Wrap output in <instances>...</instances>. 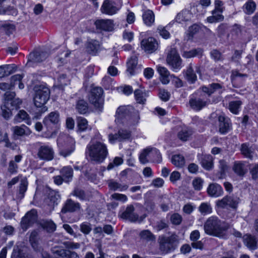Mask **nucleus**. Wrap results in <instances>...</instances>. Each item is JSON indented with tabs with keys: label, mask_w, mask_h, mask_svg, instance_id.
Returning <instances> with one entry per match:
<instances>
[{
	"label": "nucleus",
	"mask_w": 258,
	"mask_h": 258,
	"mask_svg": "<svg viewBox=\"0 0 258 258\" xmlns=\"http://www.w3.org/2000/svg\"><path fill=\"white\" fill-rule=\"evenodd\" d=\"M171 162L177 167H182L185 164V159L183 156L177 154L172 156Z\"/></svg>",
	"instance_id": "nucleus-47"
},
{
	"label": "nucleus",
	"mask_w": 258,
	"mask_h": 258,
	"mask_svg": "<svg viewBox=\"0 0 258 258\" xmlns=\"http://www.w3.org/2000/svg\"><path fill=\"white\" fill-rule=\"evenodd\" d=\"M166 61L174 70H180L182 67V59L175 48H170L167 54Z\"/></svg>",
	"instance_id": "nucleus-7"
},
{
	"label": "nucleus",
	"mask_w": 258,
	"mask_h": 258,
	"mask_svg": "<svg viewBox=\"0 0 258 258\" xmlns=\"http://www.w3.org/2000/svg\"><path fill=\"white\" fill-rule=\"evenodd\" d=\"M199 160L203 168L209 170L213 167V158L210 155H199Z\"/></svg>",
	"instance_id": "nucleus-24"
},
{
	"label": "nucleus",
	"mask_w": 258,
	"mask_h": 258,
	"mask_svg": "<svg viewBox=\"0 0 258 258\" xmlns=\"http://www.w3.org/2000/svg\"><path fill=\"white\" fill-rule=\"evenodd\" d=\"M1 28L5 32V33L10 35L13 33L15 30V26L9 22H5L0 25Z\"/></svg>",
	"instance_id": "nucleus-51"
},
{
	"label": "nucleus",
	"mask_w": 258,
	"mask_h": 258,
	"mask_svg": "<svg viewBox=\"0 0 258 258\" xmlns=\"http://www.w3.org/2000/svg\"><path fill=\"white\" fill-rule=\"evenodd\" d=\"M203 49L200 48L193 49L189 51H184L182 56L186 58H189L197 56H202Z\"/></svg>",
	"instance_id": "nucleus-45"
},
{
	"label": "nucleus",
	"mask_w": 258,
	"mask_h": 258,
	"mask_svg": "<svg viewBox=\"0 0 258 258\" xmlns=\"http://www.w3.org/2000/svg\"><path fill=\"white\" fill-rule=\"evenodd\" d=\"M239 198L233 196H227L222 199L216 202V205L219 208H225L228 206L236 209L239 203Z\"/></svg>",
	"instance_id": "nucleus-10"
},
{
	"label": "nucleus",
	"mask_w": 258,
	"mask_h": 258,
	"mask_svg": "<svg viewBox=\"0 0 258 258\" xmlns=\"http://www.w3.org/2000/svg\"><path fill=\"white\" fill-rule=\"evenodd\" d=\"M2 116L6 119H8L12 116L11 109L10 107L9 102L2 106Z\"/></svg>",
	"instance_id": "nucleus-53"
},
{
	"label": "nucleus",
	"mask_w": 258,
	"mask_h": 258,
	"mask_svg": "<svg viewBox=\"0 0 258 258\" xmlns=\"http://www.w3.org/2000/svg\"><path fill=\"white\" fill-rule=\"evenodd\" d=\"M12 131L14 134L18 136H28L32 133L30 128L25 124L15 126L12 128Z\"/></svg>",
	"instance_id": "nucleus-32"
},
{
	"label": "nucleus",
	"mask_w": 258,
	"mask_h": 258,
	"mask_svg": "<svg viewBox=\"0 0 258 258\" xmlns=\"http://www.w3.org/2000/svg\"><path fill=\"white\" fill-rule=\"evenodd\" d=\"M141 47L148 53H152L157 50L158 44L157 41L153 37L143 39L141 43Z\"/></svg>",
	"instance_id": "nucleus-14"
},
{
	"label": "nucleus",
	"mask_w": 258,
	"mask_h": 258,
	"mask_svg": "<svg viewBox=\"0 0 258 258\" xmlns=\"http://www.w3.org/2000/svg\"><path fill=\"white\" fill-rule=\"evenodd\" d=\"M76 109L81 114H85L88 111V105L84 100H79L76 104Z\"/></svg>",
	"instance_id": "nucleus-48"
},
{
	"label": "nucleus",
	"mask_w": 258,
	"mask_h": 258,
	"mask_svg": "<svg viewBox=\"0 0 258 258\" xmlns=\"http://www.w3.org/2000/svg\"><path fill=\"white\" fill-rule=\"evenodd\" d=\"M81 208L80 204L75 202L71 199H68L66 202L63 207L61 209V213L65 214L67 212H74L79 210Z\"/></svg>",
	"instance_id": "nucleus-17"
},
{
	"label": "nucleus",
	"mask_w": 258,
	"mask_h": 258,
	"mask_svg": "<svg viewBox=\"0 0 258 258\" xmlns=\"http://www.w3.org/2000/svg\"><path fill=\"white\" fill-rule=\"evenodd\" d=\"M94 24L97 29L108 32L113 31L114 27L113 21L110 19L97 20Z\"/></svg>",
	"instance_id": "nucleus-12"
},
{
	"label": "nucleus",
	"mask_w": 258,
	"mask_h": 258,
	"mask_svg": "<svg viewBox=\"0 0 258 258\" xmlns=\"http://www.w3.org/2000/svg\"><path fill=\"white\" fill-rule=\"evenodd\" d=\"M37 155L41 160L51 161L54 158V152L51 146L43 145L38 149Z\"/></svg>",
	"instance_id": "nucleus-9"
},
{
	"label": "nucleus",
	"mask_w": 258,
	"mask_h": 258,
	"mask_svg": "<svg viewBox=\"0 0 258 258\" xmlns=\"http://www.w3.org/2000/svg\"><path fill=\"white\" fill-rule=\"evenodd\" d=\"M103 90L100 87H95L91 89L88 99L94 106L99 109H102L103 105L102 98Z\"/></svg>",
	"instance_id": "nucleus-6"
},
{
	"label": "nucleus",
	"mask_w": 258,
	"mask_h": 258,
	"mask_svg": "<svg viewBox=\"0 0 258 258\" xmlns=\"http://www.w3.org/2000/svg\"><path fill=\"white\" fill-rule=\"evenodd\" d=\"M191 18V13L189 11L183 10L177 14L175 20L178 23H182L189 21Z\"/></svg>",
	"instance_id": "nucleus-35"
},
{
	"label": "nucleus",
	"mask_w": 258,
	"mask_h": 258,
	"mask_svg": "<svg viewBox=\"0 0 258 258\" xmlns=\"http://www.w3.org/2000/svg\"><path fill=\"white\" fill-rule=\"evenodd\" d=\"M138 64V58L136 56H133L131 57L130 59L127 62V72H128L131 76L135 74V69L137 68Z\"/></svg>",
	"instance_id": "nucleus-41"
},
{
	"label": "nucleus",
	"mask_w": 258,
	"mask_h": 258,
	"mask_svg": "<svg viewBox=\"0 0 258 258\" xmlns=\"http://www.w3.org/2000/svg\"><path fill=\"white\" fill-rule=\"evenodd\" d=\"M16 71L14 64H6L0 66V78L10 75Z\"/></svg>",
	"instance_id": "nucleus-37"
},
{
	"label": "nucleus",
	"mask_w": 258,
	"mask_h": 258,
	"mask_svg": "<svg viewBox=\"0 0 258 258\" xmlns=\"http://www.w3.org/2000/svg\"><path fill=\"white\" fill-rule=\"evenodd\" d=\"M60 200V196L58 192L54 190H50L48 194L47 198L46 199V202L48 205L53 208L55 205H57Z\"/></svg>",
	"instance_id": "nucleus-30"
},
{
	"label": "nucleus",
	"mask_w": 258,
	"mask_h": 258,
	"mask_svg": "<svg viewBox=\"0 0 258 258\" xmlns=\"http://www.w3.org/2000/svg\"><path fill=\"white\" fill-rule=\"evenodd\" d=\"M42 226L48 232H52L56 229V225L51 220H46L42 223Z\"/></svg>",
	"instance_id": "nucleus-55"
},
{
	"label": "nucleus",
	"mask_w": 258,
	"mask_h": 258,
	"mask_svg": "<svg viewBox=\"0 0 258 258\" xmlns=\"http://www.w3.org/2000/svg\"><path fill=\"white\" fill-rule=\"evenodd\" d=\"M133 110H134V108L131 106H120L116 110V115L118 118L120 119L124 117H130Z\"/></svg>",
	"instance_id": "nucleus-31"
},
{
	"label": "nucleus",
	"mask_w": 258,
	"mask_h": 258,
	"mask_svg": "<svg viewBox=\"0 0 258 258\" xmlns=\"http://www.w3.org/2000/svg\"><path fill=\"white\" fill-rule=\"evenodd\" d=\"M229 228V225L222 221L217 216L209 217L204 225L205 232L210 235L222 237Z\"/></svg>",
	"instance_id": "nucleus-2"
},
{
	"label": "nucleus",
	"mask_w": 258,
	"mask_h": 258,
	"mask_svg": "<svg viewBox=\"0 0 258 258\" xmlns=\"http://www.w3.org/2000/svg\"><path fill=\"white\" fill-rule=\"evenodd\" d=\"M241 104L242 102L240 100L231 101L229 103V109L232 113L237 114L239 111Z\"/></svg>",
	"instance_id": "nucleus-49"
},
{
	"label": "nucleus",
	"mask_w": 258,
	"mask_h": 258,
	"mask_svg": "<svg viewBox=\"0 0 258 258\" xmlns=\"http://www.w3.org/2000/svg\"><path fill=\"white\" fill-rule=\"evenodd\" d=\"M186 80L190 84H194L197 80V76L194 72L191 63L187 68L185 72Z\"/></svg>",
	"instance_id": "nucleus-38"
},
{
	"label": "nucleus",
	"mask_w": 258,
	"mask_h": 258,
	"mask_svg": "<svg viewBox=\"0 0 258 258\" xmlns=\"http://www.w3.org/2000/svg\"><path fill=\"white\" fill-rule=\"evenodd\" d=\"M219 164L220 171L217 176L219 179H223L225 176V172L228 169V166L224 160H220Z\"/></svg>",
	"instance_id": "nucleus-52"
},
{
	"label": "nucleus",
	"mask_w": 258,
	"mask_h": 258,
	"mask_svg": "<svg viewBox=\"0 0 258 258\" xmlns=\"http://www.w3.org/2000/svg\"><path fill=\"white\" fill-rule=\"evenodd\" d=\"M241 154L245 158L251 160L253 158L254 149L248 143H243L240 148Z\"/></svg>",
	"instance_id": "nucleus-26"
},
{
	"label": "nucleus",
	"mask_w": 258,
	"mask_h": 258,
	"mask_svg": "<svg viewBox=\"0 0 258 258\" xmlns=\"http://www.w3.org/2000/svg\"><path fill=\"white\" fill-rule=\"evenodd\" d=\"M22 159V156L21 155H17L15 156L14 160H10L8 167V172L11 174L17 173L18 169L17 163L20 162Z\"/></svg>",
	"instance_id": "nucleus-25"
},
{
	"label": "nucleus",
	"mask_w": 258,
	"mask_h": 258,
	"mask_svg": "<svg viewBox=\"0 0 258 258\" xmlns=\"http://www.w3.org/2000/svg\"><path fill=\"white\" fill-rule=\"evenodd\" d=\"M59 122V114L57 111L50 112L43 120L44 124L48 131L55 129Z\"/></svg>",
	"instance_id": "nucleus-8"
},
{
	"label": "nucleus",
	"mask_w": 258,
	"mask_h": 258,
	"mask_svg": "<svg viewBox=\"0 0 258 258\" xmlns=\"http://www.w3.org/2000/svg\"><path fill=\"white\" fill-rule=\"evenodd\" d=\"M57 144L58 154L64 158L70 156L75 150V141L68 135L60 134L57 138Z\"/></svg>",
	"instance_id": "nucleus-4"
},
{
	"label": "nucleus",
	"mask_w": 258,
	"mask_h": 258,
	"mask_svg": "<svg viewBox=\"0 0 258 258\" xmlns=\"http://www.w3.org/2000/svg\"><path fill=\"white\" fill-rule=\"evenodd\" d=\"M191 132L187 128L182 129L178 134V138L183 141H186L191 135Z\"/></svg>",
	"instance_id": "nucleus-56"
},
{
	"label": "nucleus",
	"mask_w": 258,
	"mask_h": 258,
	"mask_svg": "<svg viewBox=\"0 0 258 258\" xmlns=\"http://www.w3.org/2000/svg\"><path fill=\"white\" fill-rule=\"evenodd\" d=\"M200 29V26L196 24L189 27L188 30L189 37L192 38L194 35L199 31Z\"/></svg>",
	"instance_id": "nucleus-63"
},
{
	"label": "nucleus",
	"mask_w": 258,
	"mask_h": 258,
	"mask_svg": "<svg viewBox=\"0 0 258 258\" xmlns=\"http://www.w3.org/2000/svg\"><path fill=\"white\" fill-rule=\"evenodd\" d=\"M108 186L110 190L119 191H123L127 189L128 185L126 184H121L114 179L108 180Z\"/></svg>",
	"instance_id": "nucleus-28"
},
{
	"label": "nucleus",
	"mask_w": 258,
	"mask_h": 258,
	"mask_svg": "<svg viewBox=\"0 0 258 258\" xmlns=\"http://www.w3.org/2000/svg\"><path fill=\"white\" fill-rule=\"evenodd\" d=\"M28 186V181L26 178H24L21 180L20 184L19 186L18 192L17 197L19 199H22L24 198L25 193L27 190Z\"/></svg>",
	"instance_id": "nucleus-43"
},
{
	"label": "nucleus",
	"mask_w": 258,
	"mask_h": 258,
	"mask_svg": "<svg viewBox=\"0 0 258 258\" xmlns=\"http://www.w3.org/2000/svg\"><path fill=\"white\" fill-rule=\"evenodd\" d=\"M29 241L33 247L35 248L37 246V232L36 231H32L29 237Z\"/></svg>",
	"instance_id": "nucleus-61"
},
{
	"label": "nucleus",
	"mask_w": 258,
	"mask_h": 258,
	"mask_svg": "<svg viewBox=\"0 0 258 258\" xmlns=\"http://www.w3.org/2000/svg\"><path fill=\"white\" fill-rule=\"evenodd\" d=\"M222 88V86L219 83H212L208 86H203L200 88V89L208 96H211L216 91Z\"/></svg>",
	"instance_id": "nucleus-34"
},
{
	"label": "nucleus",
	"mask_w": 258,
	"mask_h": 258,
	"mask_svg": "<svg viewBox=\"0 0 258 258\" xmlns=\"http://www.w3.org/2000/svg\"><path fill=\"white\" fill-rule=\"evenodd\" d=\"M73 173V169L70 166H64L60 170V173L66 182H69L72 180Z\"/></svg>",
	"instance_id": "nucleus-33"
},
{
	"label": "nucleus",
	"mask_w": 258,
	"mask_h": 258,
	"mask_svg": "<svg viewBox=\"0 0 258 258\" xmlns=\"http://www.w3.org/2000/svg\"><path fill=\"white\" fill-rule=\"evenodd\" d=\"M149 160L153 162L159 163L162 161L161 155L156 148H150V152L148 154Z\"/></svg>",
	"instance_id": "nucleus-40"
},
{
	"label": "nucleus",
	"mask_w": 258,
	"mask_h": 258,
	"mask_svg": "<svg viewBox=\"0 0 258 258\" xmlns=\"http://www.w3.org/2000/svg\"><path fill=\"white\" fill-rule=\"evenodd\" d=\"M101 10L104 14L113 15L116 13L118 9L114 6L112 2L106 0L104 2L101 7Z\"/></svg>",
	"instance_id": "nucleus-29"
},
{
	"label": "nucleus",
	"mask_w": 258,
	"mask_h": 258,
	"mask_svg": "<svg viewBox=\"0 0 258 258\" xmlns=\"http://www.w3.org/2000/svg\"><path fill=\"white\" fill-rule=\"evenodd\" d=\"M244 245L250 250H253L257 248V240L255 236L245 234L243 237Z\"/></svg>",
	"instance_id": "nucleus-19"
},
{
	"label": "nucleus",
	"mask_w": 258,
	"mask_h": 258,
	"mask_svg": "<svg viewBox=\"0 0 258 258\" xmlns=\"http://www.w3.org/2000/svg\"><path fill=\"white\" fill-rule=\"evenodd\" d=\"M118 135L119 138V142L128 139L131 137L130 132L126 130L121 129L119 130Z\"/></svg>",
	"instance_id": "nucleus-59"
},
{
	"label": "nucleus",
	"mask_w": 258,
	"mask_h": 258,
	"mask_svg": "<svg viewBox=\"0 0 258 258\" xmlns=\"http://www.w3.org/2000/svg\"><path fill=\"white\" fill-rule=\"evenodd\" d=\"M203 182L202 178L197 177L192 180V184L195 190H200L202 188Z\"/></svg>",
	"instance_id": "nucleus-60"
},
{
	"label": "nucleus",
	"mask_w": 258,
	"mask_h": 258,
	"mask_svg": "<svg viewBox=\"0 0 258 258\" xmlns=\"http://www.w3.org/2000/svg\"><path fill=\"white\" fill-rule=\"evenodd\" d=\"M150 152V148H147L144 149L143 152L140 154L139 159L141 163L146 164L149 161L148 158V154Z\"/></svg>",
	"instance_id": "nucleus-57"
},
{
	"label": "nucleus",
	"mask_w": 258,
	"mask_h": 258,
	"mask_svg": "<svg viewBox=\"0 0 258 258\" xmlns=\"http://www.w3.org/2000/svg\"><path fill=\"white\" fill-rule=\"evenodd\" d=\"M48 55L46 52L37 50L29 54V60L35 62H40L45 60Z\"/></svg>",
	"instance_id": "nucleus-22"
},
{
	"label": "nucleus",
	"mask_w": 258,
	"mask_h": 258,
	"mask_svg": "<svg viewBox=\"0 0 258 258\" xmlns=\"http://www.w3.org/2000/svg\"><path fill=\"white\" fill-rule=\"evenodd\" d=\"M106 145L99 141L89 144L86 150V156L91 161L96 163L103 162L108 156Z\"/></svg>",
	"instance_id": "nucleus-1"
},
{
	"label": "nucleus",
	"mask_w": 258,
	"mask_h": 258,
	"mask_svg": "<svg viewBox=\"0 0 258 258\" xmlns=\"http://www.w3.org/2000/svg\"><path fill=\"white\" fill-rule=\"evenodd\" d=\"M91 230L92 228L90 223L84 222L80 225V230L84 234H88Z\"/></svg>",
	"instance_id": "nucleus-62"
},
{
	"label": "nucleus",
	"mask_w": 258,
	"mask_h": 258,
	"mask_svg": "<svg viewBox=\"0 0 258 258\" xmlns=\"http://www.w3.org/2000/svg\"><path fill=\"white\" fill-rule=\"evenodd\" d=\"M234 173L239 177H243L247 172L245 163L243 161H235L232 167Z\"/></svg>",
	"instance_id": "nucleus-23"
},
{
	"label": "nucleus",
	"mask_w": 258,
	"mask_h": 258,
	"mask_svg": "<svg viewBox=\"0 0 258 258\" xmlns=\"http://www.w3.org/2000/svg\"><path fill=\"white\" fill-rule=\"evenodd\" d=\"M249 170L252 178L256 179L258 178V164L252 165Z\"/></svg>",
	"instance_id": "nucleus-64"
},
{
	"label": "nucleus",
	"mask_w": 258,
	"mask_h": 258,
	"mask_svg": "<svg viewBox=\"0 0 258 258\" xmlns=\"http://www.w3.org/2000/svg\"><path fill=\"white\" fill-rule=\"evenodd\" d=\"M74 196H76L81 200H86L87 199V196L85 191L79 188H76L72 193Z\"/></svg>",
	"instance_id": "nucleus-58"
},
{
	"label": "nucleus",
	"mask_w": 258,
	"mask_h": 258,
	"mask_svg": "<svg viewBox=\"0 0 258 258\" xmlns=\"http://www.w3.org/2000/svg\"><path fill=\"white\" fill-rule=\"evenodd\" d=\"M209 100H203L202 99L194 96L191 97L189 100V104L190 107L195 110H200L204 107L210 103Z\"/></svg>",
	"instance_id": "nucleus-16"
},
{
	"label": "nucleus",
	"mask_w": 258,
	"mask_h": 258,
	"mask_svg": "<svg viewBox=\"0 0 258 258\" xmlns=\"http://www.w3.org/2000/svg\"><path fill=\"white\" fill-rule=\"evenodd\" d=\"M37 218L36 210L33 209L27 212L21 220V226L22 228L26 230L29 227L37 221Z\"/></svg>",
	"instance_id": "nucleus-11"
},
{
	"label": "nucleus",
	"mask_w": 258,
	"mask_h": 258,
	"mask_svg": "<svg viewBox=\"0 0 258 258\" xmlns=\"http://www.w3.org/2000/svg\"><path fill=\"white\" fill-rule=\"evenodd\" d=\"M135 207L133 205H128L125 211L122 213L121 217L123 219L135 222L139 219V216L134 213Z\"/></svg>",
	"instance_id": "nucleus-18"
},
{
	"label": "nucleus",
	"mask_w": 258,
	"mask_h": 258,
	"mask_svg": "<svg viewBox=\"0 0 258 258\" xmlns=\"http://www.w3.org/2000/svg\"><path fill=\"white\" fill-rule=\"evenodd\" d=\"M159 249L163 254L174 251L178 244V236L175 233L170 236L161 235L158 237Z\"/></svg>",
	"instance_id": "nucleus-5"
},
{
	"label": "nucleus",
	"mask_w": 258,
	"mask_h": 258,
	"mask_svg": "<svg viewBox=\"0 0 258 258\" xmlns=\"http://www.w3.org/2000/svg\"><path fill=\"white\" fill-rule=\"evenodd\" d=\"M256 4L252 0H248L243 6V11L247 15H251L256 9Z\"/></svg>",
	"instance_id": "nucleus-44"
},
{
	"label": "nucleus",
	"mask_w": 258,
	"mask_h": 258,
	"mask_svg": "<svg viewBox=\"0 0 258 258\" xmlns=\"http://www.w3.org/2000/svg\"><path fill=\"white\" fill-rule=\"evenodd\" d=\"M77 125L79 130L81 132L85 131L88 127V121L83 117L77 118Z\"/></svg>",
	"instance_id": "nucleus-54"
},
{
	"label": "nucleus",
	"mask_w": 258,
	"mask_h": 258,
	"mask_svg": "<svg viewBox=\"0 0 258 258\" xmlns=\"http://www.w3.org/2000/svg\"><path fill=\"white\" fill-rule=\"evenodd\" d=\"M158 72L160 75V80L164 84H168L170 81V73L168 70L163 67H158Z\"/></svg>",
	"instance_id": "nucleus-39"
},
{
	"label": "nucleus",
	"mask_w": 258,
	"mask_h": 258,
	"mask_svg": "<svg viewBox=\"0 0 258 258\" xmlns=\"http://www.w3.org/2000/svg\"><path fill=\"white\" fill-rule=\"evenodd\" d=\"M52 252L62 258H80L78 254L75 251L54 247L51 249Z\"/></svg>",
	"instance_id": "nucleus-15"
},
{
	"label": "nucleus",
	"mask_w": 258,
	"mask_h": 258,
	"mask_svg": "<svg viewBox=\"0 0 258 258\" xmlns=\"http://www.w3.org/2000/svg\"><path fill=\"white\" fill-rule=\"evenodd\" d=\"M207 193L210 197L217 198L223 195V190L219 184L211 183L207 188Z\"/></svg>",
	"instance_id": "nucleus-21"
},
{
	"label": "nucleus",
	"mask_w": 258,
	"mask_h": 258,
	"mask_svg": "<svg viewBox=\"0 0 258 258\" xmlns=\"http://www.w3.org/2000/svg\"><path fill=\"white\" fill-rule=\"evenodd\" d=\"M218 119L219 132L221 134H225L229 132L232 127L230 119L224 115H220Z\"/></svg>",
	"instance_id": "nucleus-13"
},
{
	"label": "nucleus",
	"mask_w": 258,
	"mask_h": 258,
	"mask_svg": "<svg viewBox=\"0 0 258 258\" xmlns=\"http://www.w3.org/2000/svg\"><path fill=\"white\" fill-rule=\"evenodd\" d=\"M148 92L143 89H137L134 92L136 100L138 103L144 104L148 96Z\"/></svg>",
	"instance_id": "nucleus-36"
},
{
	"label": "nucleus",
	"mask_w": 258,
	"mask_h": 258,
	"mask_svg": "<svg viewBox=\"0 0 258 258\" xmlns=\"http://www.w3.org/2000/svg\"><path fill=\"white\" fill-rule=\"evenodd\" d=\"M199 211L203 215L209 214L212 212L211 205L208 203H203L199 207Z\"/></svg>",
	"instance_id": "nucleus-50"
},
{
	"label": "nucleus",
	"mask_w": 258,
	"mask_h": 258,
	"mask_svg": "<svg viewBox=\"0 0 258 258\" xmlns=\"http://www.w3.org/2000/svg\"><path fill=\"white\" fill-rule=\"evenodd\" d=\"M35 92L33 98L35 105L38 108H41V113L47 110V107L45 106L49 99L50 91L48 87L44 84L36 85L34 88Z\"/></svg>",
	"instance_id": "nucleus-3"
},
{
	"label": "nucleus",
	"mask_w": 258,
	"mask_h": 258,
	"mask_svg": "<svg viewBox=\"0 0 258 258\" xmlns=\"http://www.w3.org/2000/svg\"><path fill=\"white\" fill-rule=\"evenodd\" d=\"M87 51L92 55H96L100 49V43L95 39H88L86 44Z\"/></svg>",
	"instance_id": "nucleus-20"
},
{
	"label": "nucleus",
	"mask_w": 258,
	"mask_h": 258,
	"mask_svg": "<svg viewBox=\"0 0 258 258\" xmlns=\"http://www.w3.org/2000/svg\"><path fill=\"white\" fill-rule=\"evenodd\" d=\"M14 121L16 123L24 121L27 124H31V120L29 115L24 110H20L14 118Z\"/></svg>",
	"instance_id": "nucleus-27"
},
{
	"label": "nucleus",
	"mask_w": 258,
	"mask_h": 258,
	"mask_svg": "<svg viewBox=\"0 0 258 258\" xmlns=\"http://www.w3.org/2000/svg\"><path fill=\"white\" fill-rule=\"evenodd\" d=\"M141 239L146 242H154L156 236L149 230H142L139 234Z\"/></svg>",
	"instance_id": "nucleus-42"
},
{
	"label": "nucleus",
	"mask_w": 258,
	"mask_h": 258,
	"mask_svg": "<svg viewBox=\"0 0 258 258\" xmlns=\"http://www.w3.org/2000/svg\"><path fill=\"white\" fill-rule=\"evenodd\" d=\"M144 23L148 26H151L154 22V14L151 10H147L143 15Z\"/></svg>",
	"instance_id": "nucleus-46"
}]
</instances>
